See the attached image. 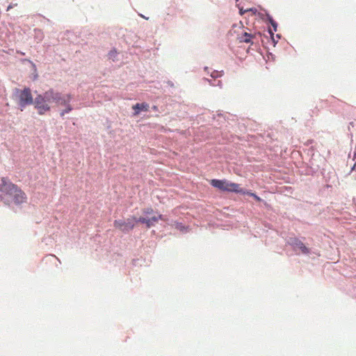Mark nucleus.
<instances>
[{"label": "nucleus", "mask_w": 356, "mask_h": 356, "mask_svg": "<svg viewBox=\"0 0 356 356\" xmlns=\"http://www.w3.org/2000/svg\"><path fill=\"white\" fill-rule=\"evenodd\" d=\"M0 199L8 204L13 202L19 204L26 202V195L17 186L3 177L0 184Z\"/></svg>", "instance_id": "1"}, {"label": "nucleus", "mask_w": 356, "mask_h": 356, "mask_svg": "<svg viewBox=\"0 0 356 356\" xmlns=\"http://www.w3.org/2000/svg\"><path fill=\"white\" fill-rule=\"evenodd\" d=\"M51 90H49L43 94L38 95L34 99V107L40 115H45L51 110L50 104L52 103Z\"/></svg>", "instance_id": "2"}, {"label": "nucleus", "mask_w": 356, "mask_h": 356, "mask_svg": "<svg viewBox=\"0 0 356 356\" xmlns=\"http://www.w3.org/2000/svg\"><path fill=\"white\" fill-rule=\"evenodd\" d=\"M211 185L222 191L234 192L236 193H245V190L240 185L231 182L227 179H213L210 181Z\"/></svg>", "instance_id": "3"}, {"label": "nucleus", "mask_w": 356, "mask_h": 356, "mask_svg": "<svg viewBox=\"0 0 356 356\" xmlns=\"http://www.w3.org/2000/svg\"><path fill=\"white\" fill-rule=\"evenodd\" d=\"M15 94L21 111L28 105L34 104V99L29 88H25L23 90L16 89Z\"/></svg>", "instance_id": "4"}, {"label": "nucleus", "mask_w": 356, "mask_h": 356, "mask_svg": "<svg viewBox=\"0 0 356 356\" xmlns=\"http://www.w3.org/2000/svg\"><path fill=\"white\" fill-rule=\"evenodd\" d=\"M50 90H51L52 103H55L57 106H64L67 104V103L70 102L72 99V96L70 95H63L52 89H50Z\"/></svg>", "instance_id": "5"}, {"label": "nucleus", "mask_w": 356, "mask_h": 356, "mask_svg": "<svg viewBox=\"0 0 356 356\" xmlns=\"http://www.w3.org/2000/svg\"><path fill=\"white\" fill-rule=\"evenodd\" d=\"M135 217L128 218L126 221L122 220H115L113 222L114 227L122 232H129L134 229L135 223H134Z\"/></svg>", "instance_id": "6"}, {"label": "nucleus", "mask_w": 356, "mask_h": 356, "mask_svg": "<svg viewBox=\"0 0 356 356\" xmlns=\"http://www.w3.org/2000/svg\"><path fill=\"white\" fill-rule=\"evenodd\" d=\"M260 36L261 34L259 33H249L244 31L241 33V34L238 35L237 38L240 42L250 43L251 44H253L257 37Z\"/></svg>", "instance_id": "7"}, {"label": "nucleus", "mask_w": 356, "mask_h": 356, "mask_svg": "<svg viewBox=\"0 0 356 356\" xmlns=\"http://www.w3.org/2000/svg\"><path fill=\"white\" fill-rule=\"evenodd\" d=\"M290 244L294 248H299L303 254H308L309 252V248H307L305 244L297 238H292Z\"/></svg>", "instance_id": "8"}, {"label": "nucleus", "mask_w": 356, "mask_h": 356, "mask_svg": "<svg viewBox=\"0 0 356 356\" xmlns=\"http://www.w3.org/2000/svg\"><path fill=\"white\" fill-rule=\"evenodd\" d=\"M133 109L136 111L134 115H137L139 114L140 111H147L149 109V104L147 103L136 104L133 106Z\"/></svg>", "instance_id": "9"}, {"label": "nucleus", "mask_w": 356, "mask_h": 356, "mask_svg": "<svg viewBox=\"0 0 356 356\" xmlns=\"http://www.w3.org/2000/svg\"><path fill=\"white\" fill-rule=\"evenodd\" d=\"M65 106V109L60 112V115L63 117L66 113H70L72 110V106L70 103H67V104L64 105Z\"/></svg>", "instance_id": "10"}, {"label": "nucleus", "mask_w": 356, "mask_h": 356, "mask_svg": "<svg viewBox=\"0 0 356 356\" xmlns=\"http://www.w3.org/2000/svg\"><path fill=\"white\" fill-rule=\"evenodd\" d=\"M222 71L213 70L211 72V76L212 78H218L222 76Z\"/></svg>", "instance_id": "11"}, {"label": "nucleus", "mask_w": 356, "mask_h": 356, "mask_svg": "<svg viewBox=\"0 0 356 356\" xmlns=\"http://www.w3.org/2000/svg\"><path fill=\"white\" fill-rule=\"evenodd\" d=\"M244 194H246V195H248L250 196L253 197L258 202H261V199L259 196H257L255 193H252L250 191H245V193Z\"/></svg>", "instance_id": "12"}, {"label": "nucleus", "mask_w": 356, "mask_h": 356, "mask_svg": "<svg viewBox=\"0 0 356 356\" xmlns=\"http://www.w3.org/2000/svg\"><path fill=\"white\" fill-rule=\"evenodd\" d=\"M147 218L143 217H140L139 218H135V220H134V223L136 222H140V223H146Z\"/></svg>", "instance_id": "13"}, {"label": "nucleus", "mask_w": 356, "mask_h": 356, "mask_svg": "<svg viewBox=\"0 0 356 356\" xmlns=\"http://www.w3.org/2000/svg\"><path fill=\"white\" fill-rule=\"evenodd\" d=\"M150 220H152V222L153 223H154V222H157L159 221V220H163V218L162 215H159V216H154V217L151 218Z\"/></svg>", "instance_id": "14"}, {"label": "nucleus", "mask_w": 356, "mask_h": 356, "mask_svg": "<svg viewBox=\"0 0 356 356\" xmlns=\"http://www.w3.org/2000/svg\"><path fill=\"white\" fill-rule=\"evenodd\" d=\"M248 11H252V12L255 13L256 9L255 8H249L247 10H243V8L239 9V13H240V15H243L244 13H245Z\"/></svg>", "instance_id": "15"}, {"label": "nucleus", "mask_w": 356, "mask_h": 356, "mask_svg": "<svg viewBox=\"0 0 356 356\" xmlns=\"http://www.w3.org/2000/svg\"><path fill=\"white\" fill-rule=\"evenodd\" d=\"M153 212V209L152 208H147L143 211L144 214H151Z\"/></svg>", "instance_id": "16"}, {"label": "nucleus", "mask_w": 356, "mask_h": 356, "mask_svg": "<svg viewBox=\"0 0 356 356\" xmlns=\"http://www.w3.org/2000/svg\"><path fill=\"white\" fill-rule=\"evenodd\" d=\"M145 225L147 228H149L151 226H152L154 225V223L152 222V220H150V218H148L146 220Z\"/></svg>", "instance_id": "17"}, {"label": "nucleus", "mask_w": 356, "mask_h": 356, "mask_svg": "<svg viewBox=\"0 0 356 356\" xmlns=\"http://www.w3.org/2000/svg\"><path fill=\"white\" fill-rule=\"evenodd\" d=\"M270 24L273 26L274 31H277V24H276V22H274L273 19H270Z\"/></svg>", "instance_id": "18"}, {"label": "nucleus", "mask_w": 356, "mask_h": 356, "mask_svg": "<svg viewBox=\"0 0 356 356\" xmlns=\"http://www.w3.org/2000/svg\"><path fill=\"white\" fill-rule=\"evenodd\" d=\"M17 6V3L13 4H13H10V5L8 6V8H7V10H10L11 8H13L14 6Z\"/></svg>", "instance_id": "19"}]
</instances>
